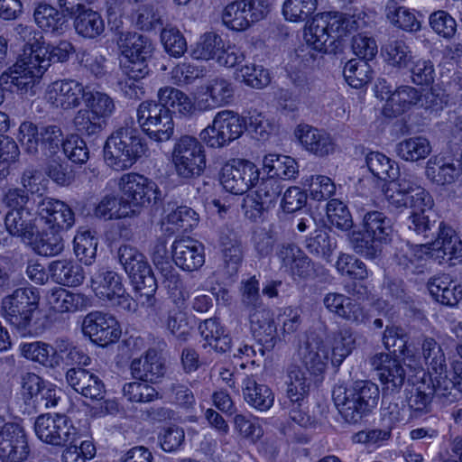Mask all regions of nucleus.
<instances>
[{
	"label": "nucleus",
	"instance_id": "obj_1",
	"mask_svg": "<svg viewBox=\"0 0 462 462\" xmlns=\"http://www.w3.org/2000/svg\"><path fill=\"white\" fill-rule=\"evenodd\" d=\"M384 197L390 207L403 209L408 207L412 212L408 217V228L423 237L435 226L436 214L433 211L432 196L421 185V180L414 173H404L384 189Z\"/></svg>",
	"mask_w": 462,
	"mask_h": 462
},
{
	"label": "nucleus",
	"instance_id": "obj_2",
	"mask_svg": "<svg viewBox=\"0 0 462 462\" xmlns=\"http://www.w3.org/2000/svg\"><path fill=\"white\" fill-rule=\"evenodd\" d=\"M368 27L364 13L346 14L337 11L316 14L305 28L304 40L312 49L327 51V43L357 33Z\"/></svg>",
	"mask_w": 462,
	"mask_h": 462
},
{
	"label": "nucleus",
	"instance_id": "obj_3",
	"mask_svg": "<svg viewBox=\"0 0 462 462\" xmlns=\"http://www.w3.org/2000/svg\"><path fill=\"white\" fill-rule=\"evenodd\" d=\"M333 400L346 422L356 423L377 406L380 390L370 381H356L350 387L337 385L333 390Z\"/></svg>",
	"mask_w": 462,
	"mask_h": 462
},
{
	"label": "nucleus",
	"instance_id": "obj_4",
	"mask_svg": "<svg viewBox=\"0 0 462 462\" xmlns=\"http://www.w3.org/2000/svg\"><path fill=\"white\" fill-rule=\"evenodd\" d=\"M147 152V144L138 129L126 124L107 138L104 146V159L114 170L125 171L146 155Z\"/></svg>",
	"mask_w": 462,
	"mask_h": 462
},
{
	"label": "nucleus",
	"instance_id": "obj_5",
	"mask_svg": "<svg viewBox=\"0 0 462 462\" xmlns=\"http://www.w3.org/2000/svg\"><path fill=\"white\" fill-rule=\"evenodd\" d=\"M451 403L458 399V391L451 381L423 375L405 389V401L411 418H420L431 411L432 400Z\"/></svg>",
	"mask_w": 462,
	"mask_h": 462
},
{
	"label": "nucleus",
	"instance_id": "obj_6",
	"mask_svg": "<svg viewBox=\"0 0 462 462\" xmlns=\"http://www.w3.org/2000/svg\"><path fill=\"white\" fill-rule=\"evenodd\" d=\"M393 223L383 212L367 211L362 218V231L353 232L350 244L354 251L366 258L374 259L382 252V244L391 241Z\"/></svg>",
	"mask_w": 462,
	"mask_h": 462
},
{
	"label": "nucleus",
	"instance_id": "obj_7",
	"mask_svg": "<svg viewBox=\"0 0 462 462\" xmlns=\"http://www.w3.org/2000/svg\"><path fill=\"white\" fill-rule=\"evenodd\" d=\"M116 45L122 56L121 66L130 79H139L149 73L148 60L154 47L152 41L135 32H119Z\"/></svg>",
	"mask_w": 462,
	"mask_h": 462
},
{
	"label": "nucleus",
	"instance_id": "obj_8",
	"mask_svg": "<svg viewBox=\"0 0 462 462\" xmlns=\"http://www.w3.org/2000/svg\"><path fill=\"white\" fill-rule=\"evenodd\" d=\"M39 300L36 288H18L2 299L1 315L21 336H27L32 331V317Z\"/></svg>",
	"mask_w": 462,
	"mask_h": 462
},
{
	"label": "nucleus",
	"instance_id": "obj_9",
	"mask_svg": "<svg viewBox=\"0 0 462 462\" xmlns=\"http://www.w3.org/2000/svg\"><path fill=\"white\" fill-rule=\"evenodd\" d=\"M246 130L245 117L233 110H221L213 121L200 132V139L208 147L219 149L229 145Z\"/></svg>",
	"mask_w": 462,
	"mask_h": 462
},
{
	"label": "nucleus",
	"instance_id": "obj_10",
	"mask_svg": "<svg viewBox=\"0 0 462 462\" xmlns=\"http://www.w3.org/2000/svg\"><path fill=\"white\" fill-rule=\"evenodd\" d=\"M118 189L127 202L134 217L140 209L158 203L162 199V191L158 185L144 175L129 172L123 174L118 180Z\"/></svg>",
	"mask_w": 462,
	"mask_h": 462
},
{
	"label": "nucleus",
	"instance_id": "obj_11",
	"mask_svg": "<svg viewBox=\"0 0 462 462\" xmlns=\"http://www.w3.org/2000/svg\"><path fill=\"white\" fill-rule=\"evenodd\" d=\"M90 287L95 295L110 307L134 309V300L127 293L122 276L112 270L99 267L90 276Z\"/></svg>",
	"mask_w": 462,
	"mask_h": 462
},
{
	"label": "nucleus",
	"instance_id": "obj_12",
	"mask_svg": "<svg viewBox=\"0 0 462 462\" xmlns=\"http://www.w3.org/2000/svg\"><path fill=\"white\" fill-rule=\"evenodd\" d=\"M176 174L185 180L200 176L206 168V155L197 138L183 135L176 141L171 152Z\"/></svg>",
	"mask_w": 462,
	"mask_h": 462
},
{
	"label": "nucleus",
	"instance_id": "obj_13",
	"mask_svg": "<svg viewBox=\"0 0 462 462\" xmlns=\"http://www.w3.org/2000/svg\"><path fill=\"white\" fill-rule=\"evenodd\" d=\"M137 122L145 134L152 141L164 143L174 133L171 112L155 101L142 102L137 109Z\"/></svg>",
	"mask_w": 462,
	"mask_h": 462
},
{
	"label": "nucleus",
	"instance_id": "obj_14",
	"mask_svg": "<svg viewBox=\"0 0 462 462\" xmlns=\"http://www.w3.org/2000/svg\"><path fill=\"white\" fill-rule=\"evenodd\" d=\"M48 69L45 60L38 62L27 51L9 69L0 76V85L9 88L12 91L26 94L32 91L35 83Z\"/></svg>",
	"mask_w": 462,
	"mask_h": 462
},
{
	"label": "nucleus",
	"instance_id": "obj_15",
	"mask_svg": "<svg viewBox=\"0 0 462 462\" xmlns=\"http://www.w3.org/2000/svg\"><path fill=\"white\" fill-rule=\"evenodd\" d=\"M117 257L120 264L132 279L135 290L148 299L152 297L156 291L157 284L144 255L135 247L124 245L119 247Z\"/></svg>",
	"mask_w": 462,
	"mask_h": 462
},
{
	"label": "nucleus",
	"instance_id": "obj_16",
	"mask_svg": "<svg viewBox=\"0 0 462 462\" xmlns=\"http://www.w3.org/2000/svg\"><path fill=\"white\" fill-rule=\"evenodd\" d=\"M269 13L264 0H238L228 4L223 10L222 20L235 31H245L254 23L263 19Z\"/></svg>",
	"mask_w": 462,
	"mask_h": 462
},
{
	"label": "nucleus",
	"instance_id": "obj_17",
	"mask_svg": "<svg viewBox=\"0 0 462 462\" xmlns=\"http://www.w3.org/2000/svg\"><path fill=\"white\" fill-rule=\"evenodd\" d=\"M152 257L156 269L162 277V282L170 298L176 305L182 306L189 298V291L184 285L180 273L170 262L165 243H156Z\"/></svg>",
	"mask_w": 462,
	"mask_h": 462
},
{
	"label": "nucleus",
	"instance_id": "obj_18",
	"mask_svg": "<svg viewBox=\"0 0 462 462\" xmlns=\"http://www.w3.org/2000/svg\"><path fill=\"white\" fill-rule=\"evenodd\" d=\"M82 332L95 344L105 346L116 342L121 337L122 329L114 315L91 311L83 319Z\"/></svg>",
	"mask_w": 462,
	"mask_h": 462
},
{
	"label": "nucleus",
	"instance_id": "obj_19",
	"mask_svg": "<svg viewBox=\"0 0 462 462\" xmlns=\"http://www.w3.org/2000/svg\"><path fill=\"white\" fill-rule=\"evenodd\" d=\"M86 89V86L75 79L55 80L47 86L44 99L53 109L69 111L81 105Z\"/></svg>",
	"mask_w": 462,
	"mask_h": 462
},
{
	"label": "nucleus",
	"instance_id": "obj_20",
	"mask_svg": "<svg viewBox=\"0 0 462 462\" xmlns=\"http://www.w3.org/2000/svg\"><path fill=\"white\" fill-rule=\"evenodd\" d=\"M428 244L430 257L439 263L456 265L462 262V241L456 231L444 222L439 223L435 240Z\"/></svg>",
	"mask_w": 462,
	"mask_h": 462
},
{
	"label": "nucleus",
	"instance_id": "obj_21",
	"mask_svg": "<svg viewBox=\"0 0 462 462\" xmlns=\"http://www.w3.org/2000/svg\"><path fill=\"white\" fill-rule=\"evenodd\" d=\"M370 365L377 372L384 391H400L406 379V371L396 356L378 352L370 357Z\"/></svg>",
	"mask_w": 462,
	"mask_h": 462
},
{
	"label": "nucleus",
	"instance_id": "obj_22",
	"mask_svg": "<svg viewBox=\"0 0 462 462\" xmlns=\"http://www.w3.org/2000/svg\"><path fill=\"white\" fill-rule=\"evenodd\" d=\"M38 223L53 231L70 228L75 223L72 209L63 201L44 198L38 203Z\"/></svg>",
	"mask_w": 462,
	"mask_h": 462
},
{
	"label": "nucleus",
	"instance_id": "obj_23",
	"mask_svg": "<svg viewBox=\"0 0 462 462\" xmlns=\"http://www.w3.org/2000/svg\"><path fill=\"white\" fill-rule=\"evenodd\" d=\"M30 454L27 436L22 426L8 422L0 431V459L3 462H21Z\"/></svg>",
	"mask_w": 462,
	"mask_h": 462
},
{
	"label": "nucleus",
	"instance_id": "obj_24",
	"mask_svg": "<svg viewBox=\"0 0 462 462\" xmlns=\"http://www.w3.org/2000/svg\"><path fill=\"white\" fill-rule=\"evenodd\" d=\"M254 188L255 198L245 199L243 205L245 215L250 218L260 217L263 211L273 206L282 190L280 180L269 176L259 180Z\"/></svg>",
	"mask_w": 462,
	"mask_h": 462
},
{
	"label": "nucleus",
	"instance_id": "obj_25",
	"mask_svg": "<svg viewBox=\"0 0 462 462\" xmlns=\"http://www.w3.org/2000/svg\"><path fill=\"white\" fill-rule=\"evenodd\" d=\"M294 135L305 151L317 157H326L335 152V141L325 130L300 124L295 128Z\"/></svg>",
	"mask_w": 462,
	"mask_h": 462
},
{
	"label": "nucleus",
	"instance_id": "obj_26",
	"mask_svg": "<svg viewBox=\"0 0 462 462\" xmlns=\"http://www.w3.org/2000/svg\"><path fill=\"white\" fill-rule=\"evenodd\" d=\"M172 257L183 271H197L205 263V248L202 243L190 237L176 239L172 244Z\"/></svg>",
	"mask_w": 462,
	"mask_h": 462
},
{
	"label": "nucleus",
	"instance_id": "obj_27",
	"mask_svg": "<svg viewBox=\"0 0 462 462\" xmlns=\"http://www.w3.org/2000/svg\"><path fill=\"white\" fill-rule=\"evenodd\" d=\"M280 268L293 278H306L310 275V259L294 244L280 245L276 252Z\"/></svg>",
	"mask_w": 462,
	"mask_h": 462
},
{
	"label": "nucleus",
	"instance_id": "obj_28",
	"mask_svg": "<svg viewBox=\"0 0 462 462\" xmlns=\"http://www.w3.org/2000/svg\"><path fill=\"white\" fill-rule=\"evenodd\" d=\"M66 380L78 393L91 400L105 397L106 388L98 375L84 368H70L66 373Z\"/></svg>",
	"mask_w": 462,
	"mask_h": 462
},
{
	"label": "nucleus",
	"instance_id": "obj_29",
	"mask_svg": "<svg viewBox=\"0 0 462 462\" xmlns=\"http://www.w3.org/2000/svg\"><path fill=\"white\" fill-rule=\"evenodd\" d=\"M234 93V86L228 79L222 77L211 79L206 84L208 97H201L197 98V109L199 111H208L226 106L233 101Z\"/></svg>",
	"mask_w": 462,
	"mask_h": 462
},
{
	"label": "nucleus",
	"instance_id": "obj_30",
	"mask_svg": "<svg viewBox=\"0 0 462 462\" xmlns=\"http://www.w3.org/2000/svg\"><path fill=\"white\" fill-rule=\"evenodd\" d=\"M325 308L334 315L353 324L365 322L367 315L360 304L342 293L329 292L323 298Z\"/></svg>",
	"mask_w": 462,
	"mask_h": 462
},
{
	"label": "nucleus",
	"instance_id": "obj_31",
	"mask_svg": "<svg viewBox=\"0 0 462 462\" xmlns=\"http://www.w3.org/2000/svg\"><path fill=\"white\" fill-rule=\"evenodd\" d=\"M5 225L9 235L32 241L38 228H41V224L38 223V209L35 212L34 208L27 210L8 211Z\"/></svg>",
	"mask_w": 462,
	"mask_h": 462
},
{
	"label": "nucleus",
	"instance_id": "obj_32",
	"mask_svg": "<svg viewBox=\"0 0 462 462\" xmlns=\"http://www.w3.org/2000/svg\"><path fill=\"white\" fill-rule=\"evenodd\" d=\"M421 355L428 366L423 375L451 381V371L447 370L445 354L440 345L432 337H425L421 341Z\"/></svg>",
	"mask_w": 462,
	"mask_h": 462
},
{
	"label": "nucleus",
	"instance_id": "obj_33",
	"mask_svg": "<svg viewBox=\"0 0 462 462\" xmlns=\"http://www.w3.org/2000/svg\"><path fill=\"white\" fill-rule=\"evenodd\" d=\"M250 328L254 337L266 348L273 347L277 338V328L272 312L258 308L249 312Z\"/></svg>",
	"mask_w": 462,
	"mask_h": 462
},
{
	"label": "nucleus",
	"instance_id": "obj_34",
	"mask_svg": "<svg viewBox=\"0 0 462 462\" xmlns=\"http://www.w3.org/2000/svg\"><path fill=\"white\" fill-rule=\"evenodd\" d=\"M298 356L303 366L312 374L325 372L328 360V348L322 340L308 339L299 347Z\"/></svg>",
	"mask_w": 462,
	"mask_h": 462
},
{
	"label": "nucleus",
	"instance_id": "obj_35",
	"mask_svg": "<svg viewBox=\"0 0 462 462\" xmlns=\"http://www.w3.org/2000/svg\"><path fill=\"white\" fill-rule=\"evenodd\" d=\"M48 272L51 281L57 284L77 287L83 283L85 272L83 267L70 258H61L51 262Z\"/></svg>",
	"mask_w": 462,
	"mask_h": 462
},
{
	"label": "nucleus",
	"instance_id": "obj_36",
	"mask_svg": "<svg viewBox=\"0 0 462 462\" xmlns=\"http://www.w3.org/2000/svg\"><path fill=\"white\" fill-rule=\"evenodd\" d=\"M420 90L414 87L404 85L398 87L387 98L383 112L385 116L395 117L418 107Z\"/></svg>",
	"mask_w": 462,
	"mask_h": 462
},
{
	"label": "nucleus",
	"instance_id": "obj_37",
	"mask_svg": "<svg viewBox=\"0 0 462 462\" xmlns=\"http://www.w3.org/2000/svg\"><path fill=\"white\" fill-rule=\"evenodd\" d=\"M242 393L245 402L259 411H267L274 402V393L263 383H259L253 375L246 376L242 382Z\"/></svg>",
	"mask_w": 462,
	"mask_h": 462
},
{
	"label": "nucleus",
	"instance_id": "obj_38",
	"mask_svg": "<svg viewBox=\"0 0 462 462\" xmlns=\"http://www.w3.org/2000/svg\"><path fill=\"white\" fill-rule=\"evenodd\" d=\"M131 372L138 380L154 383L164 375L165 366L158 352L149 349L144 356L132 361Z\"/></svg>",
	"mask_w": 462,
	"mask_h": 462
},
{
	"label": "nucleus",
	"instance_id": "obj_39",
	"mask_svg": "<svg viewBox=\"0 0 462 462\" xmlns=\"http://www.w3.org/2000/svg\"><path fill=\"white\" fill-rule=\"evenodd\" d=\"M325 344L331 354V365L338 368L356 348V341L353 330L344 327L329 335Z\"/></svg>",
	"mask_w": 462,
	"mask_h": 462
},
{
	"label": "nucleus",
	"instance_id": "obj_40",
	"mask_svg": "<svg viewBox=\"0 0 462 462\" xmlns=\"http://www.w3.org/2000/svg\"><path fill=\"white\" fill-rule=\"evenodd\" d=\"M50 306L58 312H74L91 306V300L83 293H75L61 287L51 289L47 295Z\"/></svg>",
	"mask_w": 462,
	"mask_h": 462
},
{
	"label": "nucleus",
	"instance_id": "obj_41",
	"mask_svg": "<svg viewBox=\"0 0 462 462\" xmlns=\"http://www.w3.org/2000/svg\"><path fill=\"white\" fill-rule=\"evenodd\" d=\"M366 165L370 172L378 180L386 181L383 186V191L393 181H396L404 173L400 174L398 163L379 152H371L365 157Z\"/></svg>",
	"mask_w": 462,
	"mask_h": 462
},
{
	"label": "nucleus",
	"instance_id": "obj_42",
	"mask_svg": "<svg viewBox=\"0 0 462 462\" xmlns=\"http://www.w3.org/2000/svg\"><path fill=\"white\" fill-rule=\"evenodd\" d=\"M200 335L205 341L203 347L208 346L219 353H225L231 347V337L217 319H208L199 324Z\"/></svg>",
	"mask_w": 462,
	"mask_h": 462
},
{
	"label": "nucleus",
	"instance_id": "obj_43",
	"mask_svg": "<svg viewBox=\"0 0 462 462\" xmlns=\"http://www.w3.org/2000/svg\"><path fill=\"white\" fill-rule=\"evenodd\" d=\"M431 152L430 142L421 135L405 138L395 146L397 156L405 162H411L426 159Z\"/></svg>",
	"mask_w": 462,
	"mask_h": 462
},
{
	"label": "nucleus",
	"instance_id": "obj_44",
	"mask_svg": "<svg viewBox=\"0 0 462 462\" xmlns=\"http://www.w3.org/2000/svg\"><path fill=\"white\" fill-rule=\"evenodd\" d=\"M33 20L37 26L45 32L60 34L64 31L66 18L54 6L39 4L33 11Z\"/></svg>",
	"mask_w": 462,
	"mask_h": 462
},
{
	"label": "nucleus",
	"instance_id": "obj_45",
	"mask_svg": "<svg viewBox=\"0 0 462 462\" xmlns=\"http://www.w3.org/2000/svg\"><path fill=\"white\" fill-rule=\"evenodd\" d=\"M263 170L271 178L291 180L298 172L297 162L286 155L268 154L263 157Z\"/></svg>",
	"mask_w": 462,
	"mask_h": 462
},
{
	"label": "nucleus",
	"instance_id": "obj_46",
	"mask_svg": "<svg viewBox=\"0 0 462 462\" xmlns=\"http://www.w3.org/2000/svg\"><path fill=\"white\" fill-rule=\"evenodd\" d=\"M425 175L428 180L438 185L451 184L460 175V168L436 156L427 162Z\"/></svg>",
	"mask_w": 462,
	"mask_h": 462
},
{
	"label": "nucleus",
	"instance_id": "obj_47",
	"mask_svg": "<svg viewBox=\"0 0 462 462\" xmlns=\"http://www.w3.org/2000/svg\"><path fill=\"white\" fill-rule=\"evenodd\" d=\"M157 97V105L169 109L171 107L174 112L182 116H189L197 109L196 102L193 103L185 93L172 87L161 88Z\"/></svg>",
	"mask_w": 462,
	"mask_h": 462
},
{
	"label": "nucleus",
	"instance_id": "obj_48",
	"mask_svg": "<svg viewBox=\"0 0 462 462\" xmlns=\"http://www.w3.org/2000/svg\"><path fill=\"white\" fill-rule=\"evenodd\" d=\"M287 374V398L290 402L297 403L299 406L309 393L310 380L305 371L296 364L289 366Z\"/></svg>",
	"mask_w": 462,
	"mask_h": 462
},
{
	"label": "nucleus",
	"instance_id": "obj_49",
	"mask_svg": "<svg viewBox=\"0 0 462 462\" xmlns=\"http://www.w3.org/2000/svg\"><path fill=\"white\" fill-rule=\"evenodd\" d=\"M387 21L394 27L405 32H418L420 30V23L413 12L408 7L398 5L390 0L385 6Z\"/></svg>",
	"mask_w": 462,
	"mask_h": 462
},
{
	"label": "nucleus",
	"instance_id": "obj_50",
	"mask_svg": "<svg viewBox=\"0 0 462 462\" xmlns=\"http://www.w3.org/2000/svg\"><path fill=\"white\" fill-rule=\"evenodd\" d=\"M60 233V231L45 229V227L38 228L35 238L30 241L33 250L43 256H54L60 254L64 249V243Z\"/></svg>",
	"mask_w": 462,
	"mask_h": 462
},
{
	"label": "nucleus",
	"instance_id": "obj_51",
	"mask_svg": "<svg viewBox=\"0 0 462 462\" xmlns=\"http://www.w3.org/2000/svg\"><path fill=\"white\" fill-rule=\"evenodd\" d=\"M20 351L26 359L39 363L45 367L59 366L54 348L48 343L42 341L23 343L20 345Z\"/></svg>",
	"mask_w": 462,
	"mask_h": 462
},
{
	"label": "nucleus",
	"instance_id": "obj_52",
	"mask_svg": "<svg viewBox=\"0 0 462 462\" xmlns=\"http://www.w3.org/2000/svg\"><path fill=\"white\" fill-rule=\"evenodd\" d=\"M428 246V243L421 245L406 243L396 254L399 264L411 273L421 272L427 255L430 256Z\"/></svg>",
	"mask_w": 462,
	"mask_h": 462
},
{
	"label": "nucleus",
	"instance_id": "obj_53",
	"mask_svg": "<svg viewBox=\"0 0 462 462\" xmlns=\"http://www.w3.org/2000/svg\"><path fill=\"white\" fill-rule=\"evenodd\" d=\"M83 101L86 106L106 125L116 109L115 100L108 94L99 90L89 89L88 87H87Z\"/></svg>",
	"mask_w": 462,
	"mask_h": 462
},
{
	"label": "nucleus",
	"instance_id": "obj_54",
	"mask_svg": "<svg viewBox=\"0 0 462 462\" xmlns=\"http://www.w3.org/2000/svg\"><path fill=\"white\" fill-rule=\"evenodd\" d=\"M429 291L430 295L442 305L453 307L462 300V286L451 281L433 279L429 283Z\"/></svg>",
	"mask_w": 462,
	"mask_h": 462
},
{
	"label": "nucleus",
	"instance_id": "obj_55",
	"mask_svg": "<svg viewBox=\"0 0 462 462\" xmlns=\"http://www.w3.org/2000/svg\"><path fill=\"white\" fill-rule=\"evenodd\" d=\"M97 217L105 220L118 219L134 217V211L130 209L123 196L117 199L115 196H105L97 205L94 210Z\"/></svg>",
	"mask_w": 462,
	"mask_h": 462
},
{
	"label": "nucleus",
	"instance_id": "obj_56",
	"mask_svg": "<svg viewBox=\"0 0 462 462\" xmlns=\"http://www.w3.org/2000/svg\"><path fill=\"white\" fill-rule=\"evenodd\" d=\"M385 62L397 69H405L412 61L411 47L403 40H393L382 48Z\"/></svg>",
	"mask_w": 462,
	"mask_h": 462
},
{
	"label": "nucleus",
	"instance_id": "obj_57",
	"mask_svg": "<svg viewBox=\"0 0 462 462\" xmlns=\"http://www.w3.org/2000/svg\"><path fill=\"white\" fill-rule=\"evenodd\" d=\"M74 27L78 34L85 38L93 39L104 32L105 23L97 12L86 9L78 13L74 20Z\"/></svg>",
	"mask_w": 462,
	"mask_h": 462
},
{
	"label": "nucleus",
	"instance_id": "obj_58",
	"mask_svg": "<svg viewBox=\"0 0 462 462\" xmlns=\"http://www.w3.org/2000/svg\"><path fill=\"white\" fill-rule=\"evenodd\" d=\"M72 124L75 130L79 134L86 136L97 135L107 125L87 106L77 111L73 117Z\"/></svg>",
	"mask_w": 462,
	"mask_h": 462
},
{
	"label": "nucleus",
	"instance_id": "obj_59",
	"mask_svg": "<svg viewBox=\"0 0 462 462\" xmlns=\"http://www.w3.org/2000/svg\"><path fill=\"white\" fill-rule=\"evenodd\" d=\"M74 252L78 259L86 265L94 262L97 254V238L88 229L79 230L73 240Z\"/></svg>",
	"mask_w": 462,
	"mask_h": 462
},
{
	"label": "nucleus",
	"instance_id": "obj_60",
	"mask_svg": "<svg viewBox=\"0 0 462 462\" xmlns=\"http://www.w3.org/2000/svg\"><path fill=\"white\" fill-rule=\"evenodd\" d=\"M74 52L73 45L68 41H60L57 45H47L42 42L38 49H34V59L38 62L45 60L48 61V68L51 62H65Z\"/></svg>",
	"mask_w": 462,
	"mask_h": 462
},
{
	"label": "nucleus",
	"instance_id": "obj_61",
	"mask_svg": "<svg viewBox=\"0 0 462 462\" xmlns=\"http://www.w3.org/2000/svg\"><path fill=\"white\" fill-rule=\"evenodd\" d=\"M346 82L354 88H360L369 83L373 78V70L367 60H349L344 68Z\"/></svg>",
	"mask_w": 462,
	"mask_h": 462
},
{
	"label": "nucleus",
	"instance_id": "obj_62",
	"mask_svg": "<svg viewBox=\"0 0 462 462\" xmlns=\"http://www.w3.org/2000/svg\"><path fill=\"white\" fill-rule=\"evenodd\" d=\"M236 79L253 88H263L271 82L267 69L254 63L242 66L236 72Z\"/></svg>",
	"mask_w": 462,
	"mask_h": 462
},
{
	"label": "nucleus",
	"instance_id": "obj_63",
	"mask_svg": "<svg viewBox=\"0 0 462 462\" xmlns=\"http://www.w3.org/2000/svg\"><path fill=\"white\" fill-rule=\"evenodd\" d=\"M318 7V0H285L282 14L287 21L299 23L306 21Z\"/></svg>",
	"mask_w": 462,
	"mask_h": 462
},
{
	"label": "nucleus",
	"instance_id": "obj_64",
	"mask_svg": "<svg viewBox=\"0 0 462 462\" xmlns=\"http://www.w3.org/2000/svg\"><path fill=\"white\" fill-rule=\"evenodd\" d=\"M220 48H224V40L216 32H206L199 38L193 50V56L198 60H217Z\"/></svg>",
	"mask_w": 462,
	"mask_h": 462
}]
</instances>
